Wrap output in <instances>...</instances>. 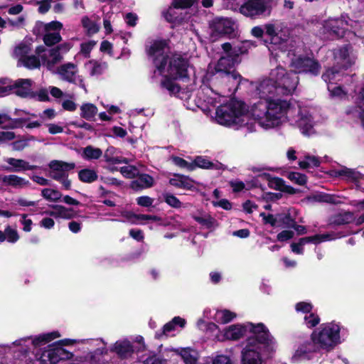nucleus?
<instances>
[{"mask_svg": "<svg viewBox=\"0 0 364 364\" xmlns=\"http://www.w3.org/2000/svg\"><path fill=\"white\" fill-rule=\"evenodd\" d=\"M272 353L262 352L255 346L246 344L241 352V364H262L263 358H268Z\"/></svg>", "mask_w": 364, "mask_h": 364, "instance_id": "obj_12", "label": "nucleus"}, {"mask_svg": "<svg viewBox=\"0 0 364 364\" xmlns=\"http://www.w3.org/2000/svg\"><path fill=\"white\" fill-rule=\"evenodd\" d=\"M76 65L72 63H68L60 65L58 68V73L63 78L71 83L75 82V75L77 71L75 70Z\"/></svg>", "mask_w": 364, "mask_h": 364, "instance_id": "obj_26", "label": "nucleus"}, {"mask_svg": "<svg viewBox=\"0 0 364 364\" xmlns=\"http://www.w3.org/2000/svg\"><path fill=\"white\" fill-rule=\"evenodd\" d=\"M167 68L168 76L173 79H178L183 81L189 80L188 68V60L178 53H174L170 58Z\"/></svg>", "mask_w": 364, "mask_h": 364, "instance_id": "obj_8", "label": "nucleus"}, {"mask_svg": "<svg viewBox=\"0 0 364 364\" xmlns=\"http://www.w3.org/2000/svg\"><path fill=\"white\" fill-rule=\"evenodd\" d=\"M40 364H57L58 359L55 344H49L44 348H39L35 353Z\"/></svg>", "mask_w": 364, "mask_h": 364, "instance_id": "obj_19", "label": "nucleus"}, {"mask_svg": "<svg viewBox=\"0 0 364 364\" xmlns=\"http://www.w3.org/2000/svg\"><path fill=\"white\" fill-rule=\"evenodd\" d=\"M269 109L270 115V123H266L267 127H273L279 124L280 119L287 114L290 103L277 97L269 100Z\"/></svg>", "mask_w": 364, "mask_h": 364, "instance_id": "obj_10", "label": "nucleus"}, {"mask_svg": "<svg viewBox=\"0 0 364 364\" xmlns=\"http://www.w3.org/2000/svg\"><path fill=\"white\" fill-rule=\"evenodd\" d=\"M247 330L248 322L246 324H233L225 329L224 336L228 340L237 341L245 335Z\"/></svg>", "mask_w": 364, "mask_h": 364, "instance_id": "obj_23", "label": "nucleus"}, {"mask_svg": "<svg viewBox=\"0 0 364 364\" xmlns=\"http://www.w3.org/2000/svg\"><path fill=\"white\" fill-rule=\"evenodd\" d=\"M154 185V178L148 173H141L139 171L135 180L130 183V188L135 191L151 188Z\"/></svg>", "mask_w": 364, "mask_h": 364, "instance_id": "obj_22", "label": "nucleus"}, {"mask_svg": "<svg viewBox=\"0 0 364 364\" xmlns=\"http://www.w3.org/2000/svg\"><path fill=\"white\" fill-rule=\"evenodd\" d=\"M121 173L127 178H134L139 173V168L135 166H126L120 168Z\"/></svg>", "mask_w": 364, "mask_h": 364, "instance_id": "obj_44", "label": "nucleus"}, {"mask_svg": "<svg viewBox=\"0 0 364 364\" xmlns=\"http://www.w3.org/2000/svg\"><path fill=\"white\" fill-rule=\"evenodd\" d=\"M60 336L58 331H53L43 335H39L32 340V343L34 347H41L43 345H46L56 338Z\"/></svg>", "mask_w": 364, "mask_h": 364, "instance_id": "obj_30", "label": "nucleus"}, {"mask_svg": "<svg viewBox=\"0 0 364 364\" xmlns=\"http://www.w3.org/2000/svg\"><path fill=\"white\" fill-rule=\"evenodd\" d=\"M295 309L304 314H310L313 309V305L311 303L300 301L295 305Z\"/></svg>", "mask_w": 364, "mask_h": 364, "instance_id": "obj_60", "label": "nucleus"}, {"mask_svg": "<svg viewBox=\"0 0 364 364\" xmlns=\"http://www.w3.org/2000/svg\"><path fill=\"white\" fill-rule=\"evenodd\" d=\"M19 60L23 66L28 69L33 70L41 67V61L38 57L36 55H26L25 58H20Z\"/></svg>", "mask_w": 364, "mask_h": 364, "instance_id": "obj_39", "label": "nucleus"}, {"mask_svg": "<svg viewBox=\"0 0 364 364\" xmlns=\"http://www.w3.org/2000/svg\"><path fill=\"white\" fill-rule=\"evenodd\" d=\"M220 321L222 323H228L236 317V314L228 309L222 310L220 312Z\"/></svg>", "mask_w": 364, "mask_h": 364, "instance_id": "obj_63", "label": "nucleus"}, {"mask_svg": "<svg viewBox=\"0 0 364 364\" xmlns=\"http://www.w3.org/2000/svg\"><path fill=\"white\" fill-rule=\"evenodd\" d=\"M9 166H2L4 171L9 172H20L28 170H35L38 168L36 165H30L29 163L23 159L15 158H7L5 160Z\"/></svg>", "mask_w": 364, "mask_h": 364, "instance_id": "obj_20", "label": "nucleus"}, {"mask_svg": "<svg viewBox=\"0 0 364 364\" xmlns=\"http://www.w3.org/2000/svg\"><path fill=\"white\" fill-rule=\"evenodd\" d=\"M341 68L339 66H333L326 69L325 73L321 75V78L326 82H331V80H335L336 75L340 73Z\"/></svg>", "mask_w": 364, "mask_h": 364, "instance_id": "obj_43", "label": "nucleus"}, {"mask_svg": "<svg viewBox=\"0 0 364 364\" xmlns=\"http://www.w3.org/2000/svg\"><path fill=\"white\" fill-rule=\"evenodd\" d=\"M80 117L87 121H92L97 113V107L92 103H84L80 107Z\"/></svg>", "mask_w": 364, "mask_h": 364, "instance_id": "obj_32", "label": "nucleus"}, {"mask_svg": "<svg viewBox=\"0 0 364 364\" xmlns=\"http://www.w3.org/2000/svg\"><path fill=\"white\" fill-rule=\"evenodd\" d=\"M193 170L196 168L204 169H212L215 167V164L204 156H197L192 161Z\"/></svg>", "mask_w": 364, "mask_h": 364, "instance_id": "obj_37", "label": "nucleus"}, {"mask_svg": "<svg viewBox=\"0 0 364 364\" xmlns=\"http://www.w3.org/2000/svg\"><path fill=\"white\" fill-rule=\"evenodd\" d=\"M136 200L137 205L144 208H149L152 206L154 203V198L147 196H139L136 199Z\"/></svg>", "mask_w": 364, "mask_h": 364, "instance_id": "obj_64", "label": "nucleus"}, {"mask_svg": "<svg viewBox=\"0 0 364 364\" xmlns=\"http://www.w3.org/2000/svg\"><path fill=\"white\" fill-rule=\"evenodd\" d=\"M337 175L339 176L345 177L346 179L353 182L358 181L360 178L359 172L348 168H344L343 169L338 170L337 171Z\"/></svg>", "mask_w": 364, "mask_h": 364, "instance_id": "obj_41", "label": "nucleus"}, {"mask_svg": "<svg viewBox=\"0 0 364 364\" xmlns=\"http://www.w3.org/2000/svg\"><path fill=\"white\" fill-rule=\"evenodd\" d=\"M43 41L46 46H53L62 41L60 32L46 33L43 36Z\"/></svg>", "mask_w": 364, "mask_h": 364, "instance_id": "obj_38", "label": "nucleus"}, {"mask_svg": "<svg viewBox=\"0 0 364 364\" xmlns=\"http://www.w3.org/2000/svg\"><path fill=\"white\" fill-rule=\"evenodd\" d=\"M32 80L31 79H18L13 85H7L6 87L0 88V94H6L8 95L12 90H16L14 93L21 97H31Z\"/></svg>", "mask_w": 364, "mask_h": 364, "instance_id": "obj_14", "label": "nucleus"}, {"mask_svg": "<svg viewBox=\"0 0 364 364\" xmlns=\"http://www.w3.org/2000/svg\"><path fill=\"white\" fill-rule=\"evenodd\" d=\"M124 216L132 223L136 224L137 223V220H148L149 215L136 214V213H134L132 212H127L125 213Z\"/></svg>", "mask_w": 364, "mask_h": 364, "instance_id": "obj_55", "label": "nucleus"}, {"mask_svg": "<svg viewBox=\"0 0 364 364\" xmlns=\"http://www.w3.org/2000/svg\"><path fill=\"white\" fill-rule=\"evenodd\" d=\"M291 66L297 75L299 73H305L316 77L320 74L321 70V65L318 60L302 55L293 59Z\"/></svg>", "mask_w": 364, "mask_h": 364, "instance_id": "obj_9", "label": "nucleus"}, {"mask_svg": "<svg viewBox=\"0 0 364 364\" xmlns=\"http://www.w3.org/2000/svg\"><path fill=\"white\" fill-rule=\"evenodd\" d=\"M271 76L275 80L277 91L281 96L291 95L296 90L299 78L294 70H287L278 65L272 70Z\"/></svg>", "mask_w": 364, "mask_h": 364, "instance_id": "obj_4", "label": "nucleus"}, {"mask_svg": "<svg viewBox=\"0 0 364 364\" xmlns=\"http://www.w3.org/2000/svg\"><path fill=\"white\" fill-rule=\"evenodd\" d=\"M260 176L268 182L269 188L282 192L285 186V181L277 176H272L268 173H264Z\"/></svg>", "mask_w": 364, "mask_h": 364, "instance_id": "obj_28", "label": "nucleus"}, {"mask_svg": "<svg viewBox=\"0 0 364 364\" xmlns=\"http://www.w3.org/2000/svg\"><path fill=\"white\" fill-rule=\"evenodd\" d=\"M172 161L173 162V164L181 168H186L187 169L188 171H193V166H192V162H188L187 161H186L185 159H183V158L181 157H179V156H172Z\"/></svg>", "mask_w": 364, "mask_h": 364, "instance_id": "obj_48", "label": "nucleus"}, {"mask_svg": "<svg viewBox=\"0 0 364 364\" xmlns=\"http://www.w3.org/2000/svg\"><path fill=\"white\" fill-rule=\"evenodd\" d=\"M97 44V41L90 40L87 42L82 43L80 44V53L85 58H88L90 57V52Z\"/></svg>", "mask_w": 364, "mask_h": 364, "instance_id": "obj_45", "label": "nucleus"}, {"mask_svg": "<svg viewBox=\"0 0 364 364\" xmlns=\"http://www.w3.org/2000/svg\"><path fill=\"white\" fill-rule=\"evenodd\" d=\"M81 23L86 30V35L87 36H92L100 31V26L96 22L90 20L87 16L82 18Z\"/></svg>", "mask_w": 364, "mask_h": 364, "instance_id": "obj_34", "label": "nucleus"}, {"mask_svg": "<svg viewBox=\"0 0 364 364\" xmlns=\"http://www.w3.org/2000/svg\"><path fill=\"white\" fill-rule=\"evenodd\" d=\"M250 33L255 38L260 39L263 42V39L266 38L265 24L263 27L260 26H254Z\"/></svg>", "mask_w": 364, "mask_h": 364, "instance_id": "obj_57", "label": "nucleus"}, {"mask_svg": "<svg viewBox=\"0 0 364 364\" xmlns=\"http://www.w3.org/2000/svg\"><path fill=\"white\" fill-rule=\"evenodd\" d=\"M31 51V48L29 46L24 43H21L17 46H16L14 49V53L17 56H20V58H23Z\"/></svg>", "mask_w": 364, "mask_h": 364, "instance_id": "obj_54", "label": "nucleus"}, {"mask_svg": "<svg viewBox=\"0 0 364 364\" xmlns=\"http://www.w3.org/2000/svg\"><path fill=\"white\" fill-rule=\"evenodd\" d=\"M175 330V326L172 321L166 323L162 328L161 331H158L155 333V338L162 339L164 336H167V333Z\"/></svg>", "mask_w": 364, "mask_h": 364, "instance_id": "obj_46", "label": "nucleus"}, {"mask_svg": "<svg viewBox=\"0 0 364 364\" xmlns=\"http://www.w3.org/2000/svg\"><path fill=\"white\" fill-rule=\"evenodd\" d=\"M102 155V151L100 148H95L91 145L87 146L83 149L82 157L87 161L98 159Z\"/></svg>", "mask_w": 364, "mask_h": 364, "instance_id": "obj_35", "label": "nucleus"}, {"mask_svg": "<svg viewBox=\"0 0 364 364\" xmlns=\"http://www.w3.org/2000/svg\"><path fill=\"white\" fill-rule=\"evenodd\" d=\"M355 220L354 214L350 211H344L338 213L331 216L328 219V226L335 227L348 225L353 222Z\"/></svg>", "mask_w": 364, "mask_h": 364, "instance_id": "obj_24", "label": "nucleus"}, {"mask_svg": "<svg viewBox=\"0 0 364 364\" xmlns=\"http://www.w3.org/2000/svg\"><path fill=\"white\" fill-rule=\"evenodd\" d=\"M239 61L232 55H223L218 60L214 68L208 70L207 75L210 80H217L219 77L225 78L228 82H237V87L240 84L243 77L237 72L234 67Z\"/></svg>", "mask_w": 364, "mask_h": 364, "instance_id": "obj_3", "label": "nucleus"}, {"mask_svg": "<svg viewBox=\"0 0 364 364\" xmlns=\"http://www.w3.org/2000/svg\"><path fill=\"white\" fill-rule=\"evenodd\" d=\"M314 199L317 202L326 203L333 205L341 203L339 196L326 193H319L314 196Z\"/></svg>", "mask_w": 364, "mask_h": 364, "instance_id": "obj_36", "label": "nucleus"}, {"mask_svg": "<svg viewBox=\"0 0 364 364\" xmlns=\"http://www.w3.org/2000/svg\"><path fill=\"white\" fill-rule=\"evenodd\" d=\"M259 216L262 218L264 225L269 224L272 227L277 226V214L275 215L272 214L267 215L265 213L262 212L259 214Z\"/></svg>", "mask_w": 364, "mask_h": 364, "instance_id": "obj_58", "label": "nucleus"}, {"mask_svg": "<svg viewBox=\"0 0 364 364\" xmlns=\"http://www.w3.org/2000/svg\"><path fill=\"white\" fill-rule=\"evenodd\" d=\"M181 355L186 364H196L197 360L191 355L188 348L183 349Z\"/></svg>", "mask_w": 364, "mask_h": 364, "instance_id": "obj_62", "label": "nucleus"}, {"mask_svg": "<svg viewBox=\"0 0 364 364\" xmlns=\"http://www.w3.org/2000/svg\"><path fill=\"white\" fill-rule=\"evenodd\" d=\"M247 109L244 102L231 100L228 104L216 109V117L220 124L230 126L237 123V119L244 115Z\"/></svg>", "mask_w": 364, "mask_h": 364, "instance_id": "obj_5", "label": "nucleus"}, {"mask_svg": "<svg viewBox=\"0 0 364 364\" xmlns=\"http://www.w3.org/2000/svg\"><path fill=\"white\" fill-rule=\"evenodd\" d=\"M110 350L115 353L120 359H127L132 357L134 348L132 343L125 339L115 342Z\"/></svg>", "mask_w": 364, "mask_h": 364, "instance_id": "obj_21", "label": "nucleus"}, {"mask_svg": "<svg viewBox=\"0 0 364 364\" xmlns=\"http://www.w3.org/2000/svg\"><path fill=\"white\" fill-rule=\"evenodd\" d=\"M178 79H173L172 77L164 75V79L161 82V86L166 89L170 95H177L181 92V87L179 84L176 83L174 81Z\"/></svg>", "mask_w": 364, "mask_h": 364, "instance_id": "obj_29", "label": "nucleus"}, {"mask_svg": "<svg viewBox=\"0 0 364 364\" xmlns=\"http://www.w3.org/2000/svg\"><path fill=\"white\" fill-rule=\"evenodd\" d=\"M55 351L58 363L60 360H65L72 358L73 354L61 346H55Z\"/></svg>", "mask_w": 364, "mask_h": 364, "instance_id": "obj_47", "label": "nucleus"}, {"mask_svg": "<svg viewBox=\"0 0 364 364\" xmlns=\"http://www.w3.org/2000/svg\"><path fill=\"white\" fill-rule=\"evenodd\" d=\"M348 26L347 21L343 18L328 19L323 25V32L331 40L339 39L345 36Z\"/></svg>", "mask_w": 364, "mask_h": 364, "instance_id": "obj_11", "label": "nucleus"}, {"mask_svg": "<svg viewBox=\"0 0 364 364\" xmlns=\"http://www.w3.org/2000/svg\"><path fill=\"white\" fill-rule=\"evenodd\" d=\"M60 53H61V52L58 48L57 46L55 47L51 48L49 50V55L52 58V59L48 63L55 65V64L58 63V62H60L63 59V57L60 55Z\"/></svg>", "mask_w": 364, "mask_h": 364, "instance_id": "obj_59", "label": "nucleus"}, {"mask_svg": "<svg viewBox=\"0 0 364 364\" xmlns=\"http://www.w3.org/2000/svg\"><path fill=\"white\" fill-rule=\"evenodd\" d=\"M194 0H173L171 5L175 9H188L194 4Z\"/></svg>", "mask_w": 364, "mask_h": 364, "instance_id": "obj_61", "label": "nucleus"}, {"mask_svg": "<svg viewBox=\"0 0 364 364\" xmlns=\"http://www.w3.org/2000/svg\"><path fill=\"white\" fill-rule=\"evenodd\" d=\"M269 100H259L255 102L251 107V115L262 127L268 128L266 123H270L269 109Z\"/></svg>", "mask_w": 364, "mask_h": 364, "instance_id": "obj_15", "label": "nucleus"}, {"mask_svg": "<svg viewBox=\"0 0 364 364\" xmlns=\"http://www.w3.org/2000/svg\"><path fill=\"white\" fill-rule=\"evenodd\" d=\"M169 39L154 40L149 46H146V53L151 59L153 65L162 75L166 70L169 57L165 53V49L169 46Z\"/></svg>", "mask_w": 364, "mask_h": 364, "instance_id": "obj_6", "label": "nucleus"}, {"mask_svg": "<svg viewBox=\"0 0 364 364\" xmlns=\"http://www.w3.org/2000/svg\"><path fill=\"white\" fill-rule=\"evenodd\" d=\"M249 46L247 43H242L237 46H233V55L239 62L240 56L243 54H246L248 52Z\"/></svg>", "mask_w": 364, "mask_h": 364, "instance_id": "obj_49", "label": "nucleus"}, {"mask_svg": "<svg viewBox=\"0 0 364 364\" xmlns=\"http://www.w3.org/2000/svg\"><path fill=\"white\" fill-rule=\"evenodd\" d=\"M292 213L296 215V210L289 208L286 211L277 213V226L284 228H291V226H294L296 218L292 215Z\"/></svg>", "mask_w": 364, "mask_h": 364, "instance_id": "obj_25", "label": "nucleus"}, {"mask_svg": "<svg viewBox=\"0 0 364 364\" xmlns=\"http://www.w3.org/2000/svg\"><path fill=\"white\" fill-rule=\"evenodd\" d=\"M304 321L309 328H314L319 323L320 318L317 314L314 313H310L309 315L304 316Z\"/></svg>", "mask_w": 364, "mask_h": 364, "instance_id": "obj_56", "label": "nucleus"}, {"mask_svg": "<svg viewBox=\"0 0 364 364\" xmlns=\"http://www.w3.org/2000/svg\"><path fill=\"white\" fill-rule=\"evenodd\" d=\"M174 176L183 178L181 188H183L188 191H193L196 189V187L193 185L194 181L192 179H191L188 176L179 173H175Z\"/></svg>", "mask_w": 364, "mask_h": 364, "instance_id": "obj_52", "label": "nucleus"}, {"mask_svg": "<svg viewBox=\"0 0 364 364\" xmlns=\"http://www.w3.org/2000/svg\"><path fill=\"white\" fill-rule=\"evenodd\" d=\"M51 170L50 176L55 181H60L65 177L68 176V171L75 168V164L73 162H65L59 160H53L48 164Z\"/></svg>", "mask_w": 364, "mask_h": 364, "instance_id": "obj_16", "label": "nucleus"}, {"mask_svg": "<svg viewBox=\"0 0 364 364\" xmlns=\"http://www.w3.org/2000/svg\"><path fill=\"white\" fill-rule=\"evenodd\" d=\"M351 50L350 44H345L334 50L335 60L337 61L338 66L342 70H346L355 63V61L350 57V50Z\"/></svg>", "mask_w": 364, "mask_h": 364, "instance_id": "obj_18", "label": "nucleus"}, {"mask_svg": "<svg viewBox=\"0 0 364 364\" xmlns=\"http://www.w3.org/2000/svg\"><path fill=\"white\" fill-rule=\"evenodd\" d=\"M37 97L39 102H49L50 98L48 95V92L46 88H41L38 91L33 92L31 94V98Z\"/></svg>", "mask_w": 364, "mask_h": 364, "instance_id": "obj_50", "label": "nucleus"}, {"mask_svg": "<svg viewBox=\"0 0 364 364\" xmlns=\"http://www.w3.org/2000/svg\"><path fill=\"white\" fill-rule=\"evenodd\" d=\"M259 99L270 100L277 97H282L277 91V86L273 77L266 79L259 82L257 87Z\"/></svg>", "mask_w": 364, "mask_h": 364, "instance_id": "obj_17", "label": "nucleus"}, {"mask_svg": "<svg viewBox=\"0 0 364 364\" xmlns=\"http://www.w3.org/2000/svg\"><path fill=\"white\" fill-rule=\"evenodd\" d=\"M265 29L266 38L263 39L264 45L269 47V49L272 48L274 50L280 49L285 46L287 38L286 36H282V35L277 31L274 24L266 23Z\"/></svg>", "mask_w": 364, "mask_h": 364, "instance_id": "obj_13", "label": "nucleus"}, {"mask_svg": "<svg viewBox=\"0 0 364 364\" xmlns=\"http://www.w3.org/2000/svg\"><path fill=\"white\" fill-rule=\"evenodd\" d=\"M192 218L195 221L208 229H211L218 225L217 220L210 215L205 218L197 215H193Z\"/></svg>", "mask_w": 364, "mask_h": 364, "instance_id": "obj_40", "label": "nucleus"}, {"mask_svg": "<svg viewBox=\"0 0 364 364\" xmlns=\"http://www.w3.org/2000/svg\"><path fill=\"white\" fill-rule=\"evenodd\" d=\"M287 177L291 181L299 186H304L307 182L306 175L299 172L290 171L287 173Z\"/></svg>", "mask_w": 364, "mask_h": 364, "instance_id": "obj_42", "label": "nucleus"}, {"mask_svg": "<svg viewBox=\"0 0 364 364\" xmlns=\"http://www.w3.org/2000/svg\"><path fill=\"white\" fill-rule=\"evenodd\" d=\"M78 178L80 181L91 183L98 178L97 173L90 168H83L78 171Z\"/></svg>", "mask_w": 364, "mask_h": 364, "instance_id": "obj_33", "label": "nucleus"}, {"mask_svg": "<svg viewBox=\"0 0 364 364\" xmlns=\"http://www.w3.org/2000/svg\"><path fill=\"white\" fill-rule=\"evenodd\" d=\"M0 180L4 183L13 187L26 186L30 183L28 181L16 175L0 176Z\"/></svg>", "mask_w": 364, "mask_h": 364, "instance_id": "obj_31", "label": "nucleus"}, {"mask_svg": "<svg viewBox=\"0 0 364 364\" xmlns=\"http://www.w3.org/2000/svg\"><path fill=\"white\" fill-rule=\"evenodd\" d=\"M249 331L252 336L247 338V344L255 346L262 352L272 353L276 351L277 342L263 323L257 324L248 322Z\"/></svg>", "mask_w": 364, "mask_h": 364, "instance_id": "obj_2", "label": "nucleus"}, {"mask_svg": "<svg viewBox=\"0 0 364 364\" xmlns=\"http://www.w3.org/2000/svg\"><path fill=\"white\" fill-rule=\"evenodd\" d=\"M272 9V0H247L240 7V12L245 16L256 18L269 16Z\"/></svg>", "mask_w": 364, "mask_h": 364, "instance_id": "obj_7", "label": "nucleus"}, {"mask_svg": "<svg viewBox=\"0 0 364 364\" xmlns=\"http://www.w3.org/2000/svg\"><path fill=\"white\" fill-rule=\"evenodd\" d=\"M6 239L9 242L15 243L19 239V235L16 230L11 228L8 225L5 228Z\"/></svg>", "mask_w": 364, "mask_h": 364, "instance_id": "obj_53", "label": "nucleus"}, {"mask_svg": "<svg viewBox=\"0 0 364 364\" xmlns=\"http://www.w3.org/2000/svg\"><path fill=\"white\" fill-rule=\"evenodd\" d=\"M213 30L220 35H229L234 32L231 21L224 18H220L214 23Z\"/></svg>", "mask_w": 364, "mask_h": 364, "instance_id": "obj_27", "label": "nucleus"}, {"mask_svg": "<svg viewBox=\"0 0 364 364\" xmlns=\"http://www.w3.org/2000/svg\"><path fill=\"white\" fill-rule=\"evenodd\" d=\"M340 331V326L334 322L322 324L319 331H314L311 333V342L307 341L301 345L297 352L299 354H306L314 351V345H318L322 349L331 350L341 343Z\"/></svg>", "mask_w": 364, "mask_h": 364, "instance_id": "obj_1", "label": "nucleus"}, {"mask_svg": "<svg viewBox=\"0 0 364 364\" xmlns=\"http://www.w3.org/2000/svg\"><path fill=\"white\" fill-rule=\"evenodd\" d=\"M164 198L165 202L172 208H178L181 206L180 200L171 193H165Z\"/></svg>", "mask_w": 364, "mask_h": 364, "instance_id": "obj_51", "label": "nucleus"}]
</instances>
